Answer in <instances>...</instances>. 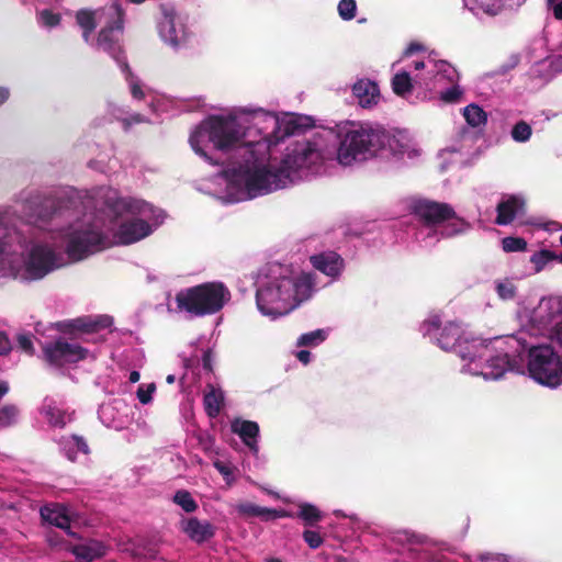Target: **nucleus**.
Wrapping results in <instances>:
<instances>
[{"instance_id":"6ab92c4d","label":"nucleus","mask_w":562,"mask_h":562,"mask_svg":"<svg viewBox=\"0 0 562 562\" xmlns=\"http://www.w3.org/2000/svg\"><path fill=\"white\" fill-rule=\"evenodd\" d=\"M232 431L237 434L250 450H258L257 437L259 435V426L256 422L236 419L232 423Z\"/></svg>"},{"instance_id":"f03ea898","label":"nucleus","mask_w":562,"mask_h":562,"mask_svg":"<svg viewBox=\"0 0 562 562\" xmlns=\"http://www.w3.org/2000/svg\"><path fill=\"white\" fill-rule=\"evenodd\" d=\"M329 132L338 142L337 160L344 166L379 156L392 140L383 127L353 121L336 124Z\"/></svg>"},{"instance_id":"f257e3e1","label":"nucleus","mask_w":562,"mask_h":562,"mask_svg":"<svg viewBox=\"0 0 562 562\" xmlns=\"http://www.w3.org/2000/svg\"><path fill=\"white\" fill-rule=\"evenodd\" d=\"M314 158H318L314 144H296L292 149H288L278 167L269 165L240 168L235 178L244 184L248 198L254 199L284 188L291 181V175L314 162Z\"/></svg>"},{"instance_id":"a18cd8bd","label":"nucleus","mask_w":562,"mask_h":562,"mask_svg":"<svg viewBox=\"0 0 562 562\" xmlns=\"http://www.w3.org/2000/svg\"><path fill=\"white\" fill-rule=\"evenodd\" d=\"M546 5L555 20L562 21V0H546Z\"/></svg>"},{"instance_id":"5701e85b","label":"nucleus","mask_w":562,"mask_h":562,"mask_svg":"<svg viewBox=\"0 0 562 562\" xmlns=\"http://www.w3.org/2000/svg\"><path fill=\"white\" fill-rule=\"evenodd\" d=\"M71 553L78 559L91 562L105 554V547L95 540L87 543L75 544L70 548Z\"/></svg>"},{"instance_id":"09e8293b","label":"nucleus","mask_w":562,"mask_h":562,"mask_svg":"<svg viewBox=\"0 0 562 562\" xmlns=\"http://www.w3.org/2000/svg\"><path fill=\"white\" fill-rule=\"evenodd\" d=\"M423 326L426 328L427 333H430L431 329H438L440 327V319L438 316H434L430 319L424 322Z\"/></svg>"},{"instance_id":"9b49d317","label":"nucleus","mask_w":562,"mask_h":562,"mask_svg":"<svg viewBox=\"0 0 562 562\" xmlns=\"http://www.w3.org/2000/svg\"><path fill=\"white\" fill-rule=\"evenodd\" d=\"M43 353L46 362L55 367H63L66 363H76L85 360L89 350L80 345L58 339L46 344L43 347Z\"/></svg>"},{"instance_id":"864d4df0","label":"nucleus","mask_w":562,"mask_h":562,"mask_svg":"<svg viewBox=\"0 0 562 562\" xmlns=\"http://www.w3.org/2000/svg\"><path fill=\"white\" fill-rule=\"evenodd\" d=\"M554 337L558 344L562 347V319L557 323L554 328Z\"/></svg>"},{"instance_id":"7c9ffc66","label":"nucleus","mask_w":562,"mask_h":562,"mask_svg":"<svg viewBox=\"0 0 562 562\" xmlns=\"http://www.w3.org/2000/svg\"><path fill=\"white\" fill-rule=\"evenodd\" d=\"M476 345L474 341H470L464 335L461 337V341H458V346L453 347L450 351L457 353L462 360L472 361L475 357L474 349Z\"/></svg>"},{"instance_id":"b1692460","label":"nucleus","mask_w":562,"mask_h":562,"mask_svg":"<svg viewBox=\"0 0 562 562\" xmlns=\"http://www.w3.org/2000/svg\"><path fill=\"white\" fill-rule=\"evenodd\" d=\"M99 12L104 13L103 10L94 11L91 9H80L76 12V22L82 30V38L87 43L97 27V14Z\"/></svg>"},{"instance_id":"8fccbe9b","label":"nucleus","mask_w":562,"mask_h":562,"mask_svg":"<svg viewBox=\"0 0 562 562\" xmlns=\"http://www.w3.org/2000/svg\"><path fill=\"white\" fill-rule=\"evenodd\" d=\"M131 93H132L133 98H135L137 100H143L145 98V94H144L140 86L136 82H133L131 85Z\"/></svg>"},{"instance_id":"dca6fc26","label":"nucleus","mask_w":562,"mask_h":562,"mask_svg":"<svg viewBox=\"0 0 562 562\" xmlns=\"http://www.w3.org/2000/svg\"><path fill=\"white\" fill-rule=\"evenodd\" d=\"M352 93L362 108H370L380 99L378 85L369 79L358 80L352 87Z\"/></svg>"},{"instance_id":"3c124183","label":"nucleus","mask_w":562,"mask_h":562,"mask_svg":"<svg viewBox=\"0 0 562 562\" xmlns=\"http://www.w3.org/2000/svg\"><path fill=\"white\" fill-rule=\"evenodd\" d=\"M422 50H425V46L420 43H417V42H412L406 50H405V54L406 55H412V54H415L417 52H422Z\"/></svg>"},{"instance_id":"58836bf2","label":"nucleus","mask_w":562,"mask_h":562,"mask_svg":"<svg viewBox=\"0 0 562 562\" xmlns=\"http://www.w3.org/2000/svg\"><path fill=\"white\" fill-rule=\"evenodd\" d=\"M302 537L311 549H317L324 542V539L321 536V533L315 530L306 529L303 531Z\"/></svg>"},{"instance_id":"c03bdc74","label":"nucleus","mask_w":562,"mask_h":562,"mask_svg":"<svg viewBox=\"0 0 562 562\" xmlns=\"http://www.w3.org/2000/svg\"><path fill=\"white\" fill-rule=\"evenodd\" d=\"M18 346L24 352L32 355L34 352L33 341L30 335L21 334L18 336Z\"/></svg>"},{"instance_id":"338daca9","label":"nucleus","mask_w":562,"mask_h":562,"mask_svg":"<svg viewBox=\"0 0 562 562\" xmlns=\"http://www.w3.org/2000/svg\"><path fill=\"white\" fill-rule=\"evenodd\" d=\"M266 562H282V560L279 558H270V559H267Z\"/></svg>"},{"instance_id":"37998d69","label":"nucleus","mask_w":562,"mask_h":562,"mask_svg":"<svg viewBox=\"0 0 562 562\" xmlns=\"http://www.w3.org/2000/svg\"><path fill=\"white\" fill-rule=\"evenodd\" d=\"M198 440H199V445L203 449V451H205L207 453L213 452L215 439L212 435L201 434V435H199Z\"/></svg>"},{"instance_id":"0eeeda50","label":"nucleus","mask_w":562,"mask_h":562,"mask_svg":"<svg viewBox=\"0 0 562 562\" xmlns=\"http://www.w3.org/2000/svg\"><path fill=\"white\" fill-rule=\"evenodd\" d=\"M411 211L427 227L445 224L440 231L445 238L460 235L470 227L469 223L445 202L419 199L412 204Z\"/></svg>"},{"instance_id":"a211bd4d","label":"nucleus","mask_w":562,"mask_h":562,"mask_svg":"<svg viewBox=\"0 0 562 562\" xmlns=\"http://www.w3.org/2000/svg\"><path fill=\"white\" fill-rule=\"evenodd\" d=\"M514 363L507 353L497 355L487 360L481 374L486 380H498L506 371L514 370Z\"/></svg>"},{"instance_id":"bf43d9fd","label":"nucleus","mask_w":562,"mask_h":562,"mask_svg":"<svg viewBox=\"0 0 562 562\" xmlns=\"http://www.w3.org/2000/svg\"><path fill=\"white\" fill-rule=\"evenodd\" d=\"M122 125H123V128L125 132L130 131L131 126H132V120H130V117H125V119H122Z\"/></svg>"},{"instance_id":"69168bd1","label":"nucleus","mask_w":562,"mask_h":562,"mask_svg":"<svg viewBox=\"0 0 562 562\" xmlns=\"http://www.w3.org/2000/svg\"><path fill=\"white\" fill-rule=\"evenodd\" d=\"M176 378L173 374H169L167 378H166V382L168 384H172L175 382Z\"/></svg>"},{"instance_id":"393cba45","label":"nucleus","mask_w":562,"mask_h":562,"mask_svg":"<svg viewBox=\"0 0 562 562\" xmlns=\"http://www.w3.org/2000/svg\"><path fill=\"white\" fill-rule=\"evenodd\" d=\"M210 392L204 395L203 404L206 415L210 418H215L220 415L224 404V395L221 391H216L210 385Z\"/></svg>"},{"instance_id":"20e7f679","label":"nucleus","mask_w":562,"mask_h":562,"mask_svg":"<svg viewBox=\"0 0 562 562\" xmlns=\"http://www.w3.org/2000/svg\"><path fill=\"white\" fill-rule=\"evenodd\" d=\"M229 300L231 292L222 282H204L186 288L175 296L178 311L196 317L218 313Z\"/></svg>"},{"instance_id":"774afa93","label":"nucleus","mask_w":562,"mask_h":562,"mask_svg":"<svg viewBox=\"0 0 562 562\" xmlns=\"http://www.w3.org/2000/svg\"><path fill=\"white\" fill-rule=\"evenodd\" d=\"M554 260H558L559 262L562 263V254L555 255V259Z\"/></svg>"},{"instance_id":"13d9d810","label":"nucleus","mask_w":562,"mask_h":562,"mask_svg":"<svg viewBox=\"0 0 562 562\" xmlns=\"http://www.w3.org/2000/svg\"><path fill=\"white\" fill-rule=\"evenodd\" d=\"M139 379H140V374H139V372H138V371H132V372L130 373V382H132V383H136V382H138V381H139Z\"/></svg>"},{"instance_id":"aec40b11","label":"nucleus","mask_w":562,"mask_h":562,"mask_svg":"<svg viewBox=\"0 0 562 562\" xmlns=\"http://www.w3.org/2000/svg\"><path fill=\"white\" fill-rule=\"evenodd\" d=\"M522 206L524 202L516 195H510L508 199L501 201L496 207L495 223L498 225L510 224L515 220L518 210Z\"/></svg>"},{"instance_id":"f8f14e48","label":"nucleus","mask_w":562,"mask_h":562,"mask_svg":"<svg viewBox=\"0 0 562 562\" xmlns=\"http://www.w3.org/2000/svg\"><path fill=\"white\" fill-rule=\"evenodd\" d=\"M113 324V318L108 315H99V316H86L79 317L69 322L60 323L59 329L64 333H97L101 329H105L111 327Z\"/></svg>"},{"instance_id":"c9c22d12","label":"nucleus","mask_w":562,"mask_h":562,"mask_svg":"<svg viewBox=\"0 0 562 562\" xmlns=\"http://www.w3.org/2000/svg\"><path fill=\"white\" fill-rule=\"evenodd\" d=\"M337 10L342 20L350 21L356 16L357 3L355 0H340Z\"/></svg>"},{"instance_id":"49530a36","label":"nucleus","mask_w":562,"mask_h":562,"mask_svg":"<svg viewBox=\"0 0 562 562\" xmlns=\"http://www.w3.org/2000/svg\"><path fill=\"white\" fill-rule=\"evenodd\" d=\"M12 350L11 341L4 331H0V356H7Z\"/></svg>"},{"instance_id":"5fc2aeb1","label":"nucleus","mask_w":562,"mask_h":562,"mask_svg":"<svg viewBox=\"0 0 562 562\" xmlns=\"http://www.w3.org/2000/svg\"><path fill=\"white\" fill-rule=\"evenodd\" d=\"M311 352L307 350H300L296 353V358L304 364H307L310 362Z\"/></svg>"},{"instance_id":"e2e57ef3","label":"nucleus","mask_w":562,"mask_h":562,"mask_svg":"<svg viewBox=\"0 0 562 562\" xmlns=\"http://www.w3.org/2000/svg\"><path fill=\"white\" fill-rule=\"evenodd\" d=\"M130 120H132V123H142L144 121L140 114H135Z\"/></svg>"},{"instance_id":"1a4fd4ad","label":"nucleus","mask_w":562,"mask_h":562,"mask_svg":"<svg viewBox=\"0 0 562 562\" xmlns=\"http://www.w3.org/2000/svg\"><path fill=\"white\" fill-rule=\"evenodd\" d=\"M105 246V237L94 227L74 229L68 234L66 252L74 261L82 260Z\"/></svg>"},{"instance_id":"0e129e2a","label":"nucleus","mask_w":562,"mask_h":562,"mask_svg":"<svg viewBox=\"0 0 562 562\" xmlns=\"http://www.w3.org/2000/svg\"><path fill=\"white\" fill-rule=\"evenodd\" d=\"M414 68L416 70L424 69L425 68V63L424 61H414Z\"/></svg>"},{"instance_id":"f704fd0d","label":"nucleus","mask_w":562,"mask_h":562,"mask_svg":"<svg viewBox=\"0 0 562 562\" xmlns=\"http://www.w3.org/2000/svg\"><path fill=\"white\" fill-rule=\"evenodd\" d=\"M327 334L324 329H316L300 336L297 340L299 346H315L324 341Z\"/></svg>"},{"instance_id":"4d7b16f0","label":"nucleus","mask_w":562,"mask_h":562,"mask_svg":"<svg viewBox=\"0 0 562 562\" xmlns=\"http://www.w3.org/2000/svg\"><path fill=\"white\" fill-rule=\"evenodd\" d=\"M9 98V90L0 87V104L4 103Z\"/></svg>"},{"instance_id":"4c0bfd02","label":"nucleus","mask_w":562,"mask_h":562,"mask_svg":"<svg viewBox=\"0 0 562 562\" xmlns=\"http://www.w3.org/2000/svg\"><path fill=\"white\" fill-rule=\"evenodd\" d=\"M496 292H497V294H498V296L501 299H503V300H512L516 295V288L509 281L498 282L496 284Z\"/></svg>"},{"instance_id":"72a5a7b5","label":"nucleus","mask_w":562,"mask_h":562,"mask_svg":"<svg viewBox=\"0 0 562 562\" xmlns=\"http://www.w3.org/2000/svg\"><path fill=\"white\" fill-rule=\"evenodd\" d=\"M502 247L505 252L525 251L527 241L522 237L507 236L502 239Z\"/></svg>"},{"instance_id":"c85d7f7f","label":"nucleus","mask_w":562,"mask_h":562,"mask_svg":"<svg viewBox=\"0 0 562 562\" xmlns=\"http://www.w3.org/2000/svg\"><path fill=\"white\" fill-rule=\"evenodd\" d=\"M173 503L180 506L186 513H193L198 509V503L187 490H179L175 493Z\"/></svg>"},{"instance_id":"c756f323","label":"nucleus","mask_w":562,"mask_h":562,"mask_svg":"<svg viewBox=\"0 0 562 562\" xmlns=\"http://www.w3.org/2000/svg\"><path fill=\"white\" fill-rule=\"evenodd\" d=\"M20 409L15 404H7L0 408V428H8L16 424Z\"/></svg>"},{"instance_id":"a878e982","label":"nucleus","mask_w":562,"mask_h":562,"mask_svg":"<svg viewBox=\"0 0 562 562\" xmlns=\"http://www.w3.org/2000/svg\"><path fill=\"white\" fill-rule=\"evenodd\" d=\"M463 116L472 127H480L486 124L487 114L477 104L471 103L463 109Z\"/></svg>"},{"instance_id":"ddd939ff","label":"nucleus","mask_w":562,"mask_h":562,"mask_svg":"<svg viewBox=\"0 0 562 562\" xmlns=\"http://www.w3.org/2000/svg\"><path fill=\"white\" fill-rule=\"evenodd\" d=\"M181 530L195 543H203L215 536L216 528L210 521H201L196 517L183 518Z\"/></svg>"},{"instance_id":"cd10ccee","label":"nucleus","mask_w":562,"mask_h":562,"mask_svg":"<svg viewBox=\"0 0 562 562\" xmlns=\"http://www.w3.org/2000/svg\"><path fill=\"white\" fill-rule=\"evenodd\" d=\"M392 89L398 97H405L407 93L412 92L413 83L409 74L406 71L396 74L392 78Z\"/></svg>"},{"instance_id":"4468645a","label":"nucleus","mask_w":562,"mask_h":562,"mask_svg":"<svg viewBox=\"0 0 562 562\" xmlns=\"http://www.w3.org/2000/svg\"><path fill=\"white\" fill-rule=\"evenodd\" d=\"M151 233V226L142 218H132L121 223L117 237L121 244L130 245L136 243Z\"/></svg>"},{"instance_id":"bb28decb","label":"nucleus","mask_w":562,"mask_h":562,"mask_svg":"<svg viewBox=\"0 0 562 562\" xmlns=\"http://www.w3.org/2000/svg\"><path fill=\"white\" fill-rule=\"evenodd\" d=\"M297 517L303 520L305 526L314 527L323 519V514L315 505L303 503L299 506Z\"/></svg>"},{"instance_id":"de8ad7c7","label":"nucleus","mask_w":562,"mask_h":562,"mask_svg":"<svg viewBox=\"0 0 562 562\" xmlns=\"http://www.w3.org/2000/svg\"><path fill=\"white\" fill-rule=\"evenodd\" d=\"M71 438L75 441L76 447L78 448L79 451H81L86 454H88L90 452L87 441L81 436L72 435Z\"/></svg>"},{"instance_id":"423d86ee","label":"nucleus","mask_w":562,"mask_h":562,"mask_svg":"<svg viewBox=\"0 0 562 562\" xmlns=\"http://www.w3.org/2000/svg\"><path fill=\"white\" fill-rule=\"evenodd\" d=\"M108 20L100 29L97 36V47L111 56L127 78L132 77V70L127 63L124 48V23L125 12L119 2L103 9Z\"/></svg>"},{"instance_id":"2eb2a0df","label":"nucleus","mask_w":562,"mask_h":562,"mask_svg":"<svg viewBox=\"0 0 562 562\" xmlns=\"http://www.w3.org/2000/svg\"><path fill=\"white\" fill-rule=\"evenodd\" d=\"M312 266L329 277H337L344 269V259L335 251H326L311 257Z\"/></svg>"},{"instance_id":"412c9836","label":"nucleus","mask_w":562,"mask_h":562,"mask_svg":"<svg viewBox=\"0 0 562 562\" xmlns=\"http://www.w3.org/2000/svg\"><path fill=\"white\" fill-rule=\"evenodd\" d=\"M463 334L460 324L448 322L440 330L437 338L438 345L442 350L450 351L453 347L458 346V341H461Z\"/></svg>"},{"instance_id":"9d476101","label":"nucleus","mask_w":562,"mask_h":562,"mask_svg":"<svg viewBox=\"0 0 562 562\" xmlns=\"http://www.w3.org/2000/svg\"><path fill=\"white\" fill-rule=\"evenodd\" d=\"M63 266V258L49 246L34 245L25 260V278L41 280Z\"/></svg>"},{"instance_id":"39448f33","label":"nucleus","mask_w":562,"mask_h":562,"mask_svg":"<svg viewBox=\"0 0 562 562\" xmlns=\"http://www.w3.org/2000/svg\"><path fill=\"white\" fill-rule=\"evenodd\" d=\"M203 135L207 136L216 149L226 151L234 148L241 140L244 133L236 119L211 116L201 124L198 131L191 134L189 142L192 149L211 165L217 166L220 162L213 160L200 146Z\"/></svg>"},{"instance_id":"a19ab883","label":"nucleus","mask_w":562,"mask_h":562,"mask_svg":"<svg viewBox=\"0 0 562 562\" xmlns=\"http://www.w3.org/2000/svg\"><path fill=\"white\" fill-rule=\"evenodd\" d=\"M462 91L458 86H453L440 93V99L446 103H456L460 100Z\"/></svg>"},{"instance_id":"6e6d98bb","label":"nucleus","mask_w":562,"mask_h":562,"mask_svg":"<svg viewBox=\"0 0 562 562\" xmlns=\"http://www.w3.org/2000/svg\"><path fill=\"white\" fill-rule=\"evenodd\" d=\"M9 390H10V387H9L8 382L0 381V401L9 392Z\"/></svg>"},{"instance_id":"79ce46f5","label":"nucleus","mask_w":562,"mask_h":562,"mask_svg":"<svg viewBox=\"0 0 562 562\" xmlns=\"http://www.w3.org/2000/svg\"><path fill=\"white\" fill-rule=\"evenodd\" d=\"M156 390V385L150 383L146 389L139 386L137 390V398L142 404H148L151 401V395Z\"/></svg>"},{"instance_id":"4be33fe9","label":"nucleus","mask_w":562,"mask_h":562,"mask_svg":"<svg viewBox=\"0 0 562 562\" xmlns=\"http://www.w3.org/2000/svg\"><path fill=\"white\" fill-rule=\"evenodd\" d=\"M41 517L49 525L67 530L68 535H74L70 531V519L61 507L43 506L41 508Z\"/></svg>"},{"instance_id":"e433bc0d","label":"nucleus","mask_w":562,"mask_h":562,"mask_svg":"<svg viewBox=\"0 0 562 562\" xmlns=\"http://www.w3.org/2000/svg\"><path fill=\"white\" fill-rule=\"evenodd\" d=\"M38 20L43 25L54 27L60 23L61 16L59 13H54L49 9H44L38 13Z\"/></svg>"},{"instance_id":"052dcab7","label":"nucleus","mask_w":562,"mask_h":562,"mask_svg":"<svg viewBox=\"0 0 562 562\" xmlns=\"http://www.w3.org/2000/svg\"><path fill=\"white\" fill-rule=\"evenodd\" d=\"M50 423L54 424L55 426H60V427H63L65 425L64 417L59 413H58L57 419L52 418Z\"/></svg>"},{"instance_id":"7ed1b4c3","label":"nucleus","mask_w":562,"mask_h":562,"mask_svg":"<svg viewBox=\"0 0 562 562\" xmlns=\"http://www.w3.org/2000/svg\"><path fill=\"white\" fill-rule=\"evenodd\" d=\"M310 291L311 284L307 280L281 277L259 288L256 293V302L263 315L283 316L307 299Z\"/></svg>"},{"instance_id":"603ef678","label":"nucleus","mask_w":562,"mask_h":562,"mask_svg":"<svg viewBox=\"0 0 562 562\" xmlns=\"http://www.w3.org/2000/svg\"><path fill=\"white\" fill-rule=\"evenodd\" d=\"M214 468L224 476H227V475H231L232 474V471L228 467H226L223 462L221 461H215L214 462Z\"/></svg>"},{"instance_id":"473e14b6","label":"nucleus","mask_w":562,"mask_h":562,"mask_svg":"<svg viewBox=\"0 0 562 562\" xmlns=\"http://www.w3.org/2000/svg\"><path fill=\"white\" fill-rule=\"evenodd\" d=\"M531 134V126L525 121L517 122L512 130V137L518 143H525L529 140Z\"/></svg>"},{"instance_id":"2f4dec72","label":"nucleus","mask_w":562,"mask_h":562,"mask_svg":"<svg viewBox=\"0 0 562 562\" xmlns=\"http://www.w3.org/2000/svg\"><path fill=\"white\" fill-rule=\"evenodd\" d=\"M555 259V254L548 249H542L540 251L535 252L530 257V262L535 265V271L540 272L543 270L546 265L549 261H552Z\"/></svg>"},{"instance_id":"680f3d73","label":"nucleus","mask_w":562,"mask_h":562,"mask_svg":"<svg viewBox=\"0 0 562 562\" xmlns=\"http://www.w3.org/2000/svg\"><path fill=\"white\" fill-rule=\"evenodd\" d=\"M203 367L205 369L211 370V360H210V356L207 353H205L203 357Z\"/></svg>"},{"instance_id":"6e6552de","label":"nucleus","mask_w":562,"mask_h":562,"mask_svg":"<svg viewBox=\"0 0 562 562\" xmlns=\"http://www.w3.org/2000/svg\"><path fill=\"white\" fill-rule=\"evenodd\" d=\"M529 375L540 384L557 386L562 382V361L549 345L533 346L528 351Z\"/></svg>"},{"instance_id":"ea45409f","label":"nucleus","mask_w":562,"mask_h":562,"mask_svg":"<svg viewBox=\"0 0 562 562\" xmlns=\"http://www.w3.org/2000/svg\"><path fill=\"white\" fill-rule=\"evenodd\" d=\"M301 119H291L289 121H286L284 124H283V134L281 137H278L277 136V140L285 137V136H291V135H294L296 133H300L302 131V127L303 125L301 124Z\"/></svg>"},{"instance_id":"f3484780","label":"nucleus","mask_w":562,"mask_h":562,"mask_svg":"<svg viewBox=\"0 0 562 562\" xmlns=\"http://www.w3.org/2000/svg\"><path fill=\"white\" fill-rule=\"evenodd\" d=\"M236 509L243 517H260L266 521L290 516L284 509L261 507L249 502L238 504Z\"/></svg>"}]
</instances>
